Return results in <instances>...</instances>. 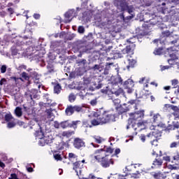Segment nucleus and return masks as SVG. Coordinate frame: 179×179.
<instances>
[{
    "instance_id": "1",
    "label": "nucleus",
    "mask_w": 179,
    "mask_h": 179,
    "mask_svg": "<svg viewBox=\"0 0 179 179\" xmlns=\"http://www.w3.org/2000/svg\"><path fill=\"white\" fill-rule=\"evenodd\" d=\"M94 117L95 118L91 120V124H87L86 122H84V125L87 128L97 127V125H103V124H107L114 120V115L106 111L101 115L99 112H96L94 113Z\"/></svg>"
},
{
    "instance_id": "2",
    "label": "nucleus",
    "mask_w": 179,
    "mask_h": 179,
    "mask_svg": "<svg viewBox=\"0 0 179 179\" xmlns=\"http://www.w3.org/2000/svg\"><path fill=\"white\" fill-rule=\"evenodd\" d=\"M112 83L113 84V88L112 90H101V92L104 93L105 94H108V96H110V94H115V96H120V94H122L124 90L122 88L115 90L117 85H122V78L120 77L115 78Z\"/></svg>"
},
{
    "instance_id": "3",
    "label": "nucleus",
    "mask_w": 179,
    "mask_h": 179,
    "mask_svg": "<svg viewBox=\"0 0 179 179\" xmlns=\"http://www.w3.org/2000/svg\"><path fill=\"white\" fill-rule=\"evenodd\" d=\"M107 154H106V151L103 149L97 150L94 152V153L91 156L92 160H96V162H101V159L104 158Z\"/></svg>"
},
{
    "instance_id": "4",
    "label": "nucleus",
    "mask_w": 179,
    "mask_h": 179,
    "mask_svg": "<svg viewBox=\"0 0 179 179\" xmlns=\"http://www.w3.org/2000/svg\"><path fill=\"white\" fill-rule=\"evenodd\" d=\"M129 115L130 120H132V121H141V120L145 117V111L138 110L136 112L129 113Z\"/></svg>"
},
{
    "instance_id": "5",
    "label": "nucleus",
    "mask_w": 179,
    "mask_h": 179,
    "mask_svg": "<svg viewBox=\"0 0 179 179\" xmlns=\"http://www.w3.org/2000/svg\"><path fill=\"white\" fill-rule=\"evenodd\" d=\"M99 163L103 169H107V167H110V164H114V159L110 158V156L106 155V156L103 158Z\"/></svg>"
},
{
    "instance_id": "6",
    "label": "nucleus",
    "mask_w": 179,
    "mask_h": 179,
    "mask_svg": "<svg viewBox=\"0 0 179 179\" xmlns=\"http://www.w3.org/2000/svg\"><path fill=\"white\" fill-rule=\"evenodd\" d=\"M165 57H170L171 59H178V51L173 50V48H169L165 51Z\"/></svg>"
},
{
    "instance_id": "7",
    "label": "nucleus",
    "mask_w": 179,
    "mask_h": 179,
    "mask_svg": "<svg viewBox=\"0 0 179 179\" xmlns=\"http://www.w3.org/2000/svg\"><path fill=\"white\" fill-rule=\"evenodd\" d=\"M73 146L76 149H80V148H85V141L83 139L76 138L73 141Z\"/></svg>"
},
{
    "instance_id": "8",
    "label": "nucleus",
    "mask_w": 179,
    "mask_h": 179,
    "mask_svg": "<svg viewBox=\"0 0 179 179\" xmlns=\"http://www.w3.org/2000/svg\"><path fill=\"white\" fill-rule=\"evenodd\" d=\"M162 135L160 134H157V136H156V133L152 132V134H149L148 135H147L148 138H150V139L152 141H151V144L155 146H157V138H159V136H161Z\"/></svg>"
},
{
    "instance_id": "9",
    "label": "nucleus",
    "mask_w": 179,
    "mask_h": 179,
    "mask_svg": "<svg viewBox=\"0 0 179 179\" xmlns=\"http://www.w3.org/2000/svg\"><path fill=\"white\" fill-rule=\"evenodd\" d=\"M123 86L125 89H129L128 90L129 93H131L132 87H134V82L131 80H128L127 81H125L124 83Z\"/></svg>"
},
{
    "instance_id": "10",
    "label": "nucleus",
    "mask_w": 179,
    "mask_h": 179,
    "mask_svg": "<svg viewBox=\"0 0 179 179\" xmlns=\"http://www.w3.org/2000/svg\"><path fill=\"white\" fill-rule=\"evenodd\" d=\"M52 136L50 134H46L45 136H43V139L41 141V142H44V143H46V145H50V143H52Z\"/></svg>"
},
{
    "instance_id": "11",
    "label": "nucleus",
    "mask_w": 179,
    "mask_h": 179,
    "mask_svg": "<svg viewBox=\"0 0 179 179\" xmlns=\"http://www.w3.org/2000/svg\"><path fill=\"white\" fill-rule=\"evenodd\" d=\"M75 16V10H70L67 13H65V17L66 19H70L68 22H71L72 20V17Z\"/></svg>"
},
{
    "instance_id": "12",
    "label": "nucleus",
    "mask_w": 179,
    "mask_h": 179,
    "mask_svg": "<svg viewBox=\"0 0 179 179\" xmlns=\"http://www.w3.org/2000/svg\"><path fill=\"white\" fill-rule=\"evenodd\" d=\"M60 128L62 129H66V128H71V122L69 120H64L60 122Z\"/></svg>"
},
{
    "instance_id": "13",
    "label": "nucleus",
    "mask_w": 179,
    "mask_h": 179,
    "mask_svg": "<svg viewBox=\"0 0 179 179\" xmlns=\"http://www.w3.org/2000/svg\"><path fill=\"white\" fill-rule=\"evenodd\" d=\"M72 135H75L74 131H64L61 134L64 138H71Z\"/></svg>"
},
{
    "instance_id": "14",
    "label": "nucleus",
    "mask_w": 179,
    "mask_h": 179,
    "mask_svg": "<svg viewBox=\"0 0 179 179\" xmlns=\"http://www.w3.org/2000/svg\"><path fill=\"white\" fill-rule=\"evenodd\" d=\"M150 117H152V120L154 122H157L162 120V116H160V114H153V112L150 113Z\"/></svg>"
},
{
    "instance_id": "15",
    "label": "nucleus",
    "mask_w": 179,
    "mask_h": 179,
    "mask_svg": "<svg viewBox=\"0 0 179 179\" xmlns=\"http://www.w3.org/2000/svg\"><path fill=\"white\" fill-rule=\"evenodd\" d=\"M73 169L75 170V171L77 173V176H78V171H80V162H76L73 164Z\"/></svg>"
},
{
    "instance_id": "16",
    "label": "nucleus",
    "mask_w": 179,
    "mask_h": 179,
    "mask_svg": "<svg viewBox=\"0 0 179 179\" xmlns=\"http://www.w3.org/2000/svg\"><path fill=\"white\" fill-rule=\"evenodd\" d=\"M34 135L36 139H41V141L44 136V133L41 130H38L35 132Z\"/></svg>"
},
{
    "instance_id": "17",
    "label": "nucleus",
    "mask_w": 179,
    "mask_h": 179,
    "mask_svg": "<svg viewBox=\"0 0 179 179\" xmlns=\"http://www.w3.org/2000/svg\"><path fill=\"white\" fill-rule=\"evenodd\" d=\"M152 164L155 167H160L163 164V160L160 159H155Z\"/></svg>"
},
{
    "instance_id": "18",
    "label": "nucleus",
    "mask_w": 179,
    "mask_h": 179,
    "mask_svg": "<svg viewBox=\"0 0 179 179\" xmlns=\"http://www.w3.org/2000/svg\"><path fill=\"white\" fill-rule=\"evenodd\" d=\"M74 110H73V106H68L66 109V115H72V114H73Z\"/></svg>"
},
{
    "instance_id": "19",
    "label": "nucleus",
    "mask_w": 179,
    "mask_h": 179,
    "mask_svg": "<svg viewBox=\"0 0 179 179\" xmlns=\"http://www.w3.org/2000/svg\"><path fill=\"white\" fill-rule=\"evenodd\" d=\"M5 121H6V122H10V121H15V119L13 116H12V114L7 113L5 115Z\"/></svg>"
},
{
    "instance_id": "20",
    "label": "nucleus",
    "mask_w": 179,
    "mask_h": 179,
    "mask_svg": "<svg viewBox=\"0 0 179 179\" xmlns=\"http://www.w3.org/2000/svg\"><path fill=\"white\" fill-rule=\"evenodd\" d=\"M135 64H136V61L135 59H129V65L127 66V69H129V68H134L135 66Z\"/></svg>"
},
{
    "instance_id": "21",
    "label": "nucleus",
    "mask_w": 179,
    "mask_h": 179,
    "mask_svg": "<svg viewBox=\"0 0 179 179\" xmlns=\"http://www.w3.org/2000/svg\"><path fill=\"white\" fill-rule=\"evenodd\" d=\"M15 114L17 117H22V115H23L22 108L20 107H17L15 110Z\"/></svg>"
},
{
    "instance_id": "22",
    "label": "nucleus",
    "mask_w": 179,
    "mask_h": 179,
    "mask_svg": "<svg viewBox=\"0 0 179 179\" xmlns=\"http://www.w3.org/2000/svg\"><path fill=\"white\" fill-rule=\"evenodd\" d=\"M93 71H99V72H101V71H103V66H101V64H95L93 67H92Z\"/></svg>"
},
{
    "instance_id": "23",
    "label": "nucleus",
    "mask_w": 179,
    "mask_h": 179,
    "mask_svg": "<svg viewBox=\"0 0 179 179\" xmlns=\"http://www.w3.org/2000/svg\"><path fill=\"white\" fill-rule=\"evenodd\" d=\"M78 124H80V121H73L72 123H70V128H74V129H76L78 128Z\"/></svg>"
},
{
    "instance_id": "24",
    "label": "nucleus",
    "mask_w": 179,
    "mask_h": 179,
    "mask_svg": "<svg viewBox=\"0 0 179 179\" xmlns=\"http://www.w3.org/2000/svg\"><path fill=\"white\" fill-rule=\"evenodd\" d=\"M62 88H61V85H59V84H57L54 87V92L55 93H56L57 94H59V92H61Z\"/></svg>"
},
{
    "instance_id": "25",
    "label": "nucleus",
    "mask_w": 179,
    "mask_h": 179,
    "mask_svg": "<svg viewBox=\"0 0 179 179\" xmlns=\"http://www.w3.org/2000/svg\"><path fill=\"white\" fill-rule=\"evenodd\" d=\"M77 90H86V84L81 83L77 87Z\"/></svg>"
},
{
    "instance_id": "26",
    "label": "nucleus",
    "mask_w": 179,
    "mask_h": 179,
    "mask_svg": "<svg viewBox=\"0 0 179 179\" xmlns=\"http://www.w3.org/2000/svg\"><path fill=\"white\" fill-rule=\"evenodd\" d=\"M75 100H76V96H75L73 94H70L69 96V101L71 103H73V101H75Z\"/></svg>"
},
{
    "instance_id": "27",
    "label": "nucleus",
    "mask_w": 179,
    "mask_h": 179,
    "mask_svg": "<svg viewBox=\"0 0 179 179\" xmlns=\"http://www.w3.org/2000/svg\"><path fill=\"white\" fill-rule=\"evenodd\" d=\"M120 153H121V150L120 148H117L115 150L114 155H112V157H116L117 159H118V155H120Z\"/></svg>"
},
{
    "instance_id": "28",
    "label": "nucleus",
    "mask_w": 179,
    "mask_h": 179,
    "mask_svg": "<svg viewBox=\"0 0 179 179\" xmlns=\"http://www.w3.org/2000/svg\"><path fill=\"white\" fill-rule=\"evenodd\" d=\"M78 156L75 155L74 153L70 152L69 153V160H73V159H76Z\"/></svg>"
},
{
    "instance_id": "29",
    "label": "nucleus",
    "mask_w": 179,
    "mask_h": 179,
    "mask_svg": "<svg viewBox=\"0 0 179 179\" xmlns=\"http://www.w3.org/2000/svg\"><path fill=\"white\" fill-rule=\"evenodd\" d=\"M162 52H163V49L162 48H158L154 51L155 55H162Z\"/></svg>"
},
{
    "instance_id": "30",
    "label": "nucleus",
    "mask_w": 179,
    "mask_h": 179,
    "mask_svg": "<svg viewBox=\"0 0 179 179\" xmlns=\"http://www.w3.org/2000/svg\"><path fill=\"white\" fill-rule=\"evenodd\" d=\"M16 126V123L15 122V121H11V122H8V128H13Z\"/></svg>"
},
{
    "instance_id": "31",
    "label": "nucleus",
    "mask_w": 179,
    "mask_h": 179,
    "mask_svg": "<svg viewBox=\"0 0 179 179\" xmlns=\"http://www.w3.org/2000/svg\"><path fill=\"white\" fill-rule=\"evenodd\" d=\"M134 169H137L136 173H139L142 171V168H141V164H136L134 165Z\"/></svg>"
},
{
    "instance_id": "32",
    "label": "nucleus",
    "mask_w": 179,
    "mask_h": 179,
    "mask_svg": "<svg viewBox=\"0 0 179 179\" xmlns=\"http://www.w3.org/2000/svg\"><path fill=\"white\" fill-rule=\"evenodd\" d=\"M78 31L80 34H83V33H85V27L83 26H79Z\"/></svg>"
},
{
    "instance_id": "33",
    "label": "nucleus",
    "mask_w": 179,
    "mask_h": 179,
    "mask_svg": "<svg viewBox=\"0 0 179 179\" xmlns=\"http://www.w3.org/2000/svg\"><path fill=\"white\" fill-rule=\"evenodd\" d=\"M73 108L74 110V112L77 111V113H80V111H82V107L80 106H73Z\"/></svg>"
},
{
    "instance_id": "34",
    "label": "nucleus",
    "mask_w": 179,
    "mask_h": 179,
    "mask_svg": "<svg viewBox=\"0 0 179 179\" xmlns=\"http://www.w3.org/2000/svg\"><path fill=\"white\" fill-rule=\"evenodd\" d=\"M149 124V122L148 120H143L142 122H140L138 123V127H142V125H148Z\"/></svg>"
},
{
    "instance_id": "35",
    "label": "nucleus",
    "mask_w": 179,
    "mask_h": 179,
    "mask_svg": "<svg viewBox=\"0 0 179 179\" xmlns=\"http://www.w3.org/2000/svg\"><path fill=\"white\" fill-rule=\"evenodd\" d=\"M106 153H113L114 152V149H113L111 147L106 148V150H103Z\"/></svg>"
},
{
    "instance_id": "36",
    "label": "nucleus",
    "mask_w": 179,
    "mask_h": 179,
    "mask_svg": "<svg viewBox=\"0 0 179 179\" xmlns=\"http://www.w3.org/2000/svg\"><path fill=\"white\" fill-rule=\"evenodd\" d=\"M54 158L55 159V160H62V157H61V155L59 154H55L54 155Z\"/></svg>"
},
{
    "instance_id": "37",
    "label": "nucleus",
    "mask_w": 179,
    "mask_h": 179,
    "mask_svg": "<svg viewBox=\"0 0 179 179\" xmlns=\"http://www.w3.org/2000/svg\"><path fill=\"white\" fill-rule=\"evenodd\" d=\"M94 139H95V141L96 143H101V138L99 136H94Z\"/></svg>"
},
{
    "instance_id": "38",
    "label": "nucleus",
    "mask_w": 179,
    "mask_h": 179,
    "mask_svg": "<svg viewBox=\"0 0 179 179\" xmlns=\"http://www.w3.org/2000/svg\"><path fill=\"white\" fill-rule=\"evenodd\" d=\"M54 127H55V128H57L58 129L61 128V123L56 121L54 122Z\"/></svg>"
},
{
    "instance_id": "39",
    "label": "nucleus",
    "mask_w": 179,
    "mask_h": 179,
    "mask_svg": "<svg viewBox=\"0 0 179 179\" xmlns=\"http://www.w3.org/2000/svg\"><path fill=\"white\" fill-rule=\"evenodd\" d=\"M22 77L25 79L26 80H27L29 79V76H27V73L26 72H23L22 73Z\"/></svg>"
},
{
    "instance_id": "40",
    "label": "nucleus",
    "mask_w": 179,
    "mask_h": 179,
    "mask_svg": "<svg viewBox=\"0 0 179 179\" xmlns=\"http://www.w3.org/2000/svg\"><path fill=\"white\" fill-rule=\"evenodd\" d=\"M90 104H91V106H96L97 104V99H94L91 100Z\"/></svg>"
},
{
    "instance_id": "41",
    "label": "nucleus",
    "mask_w": 179,
    "mask_h": 179,
    "mask_svg": "<svg viewBox=\"0 0 179 179\" xmlns=\"http://www.w3.org/2000/svg\"><path fill=\"white\" fill-rule=\"evenodd\" d=\"M84 179H97L96 176L93 174H90L87 178H85Z\"/></svg>"
},
{
    "instance_id": "42",
    "label": "nucleus",
    "mask_w": 179,
    "mask_h": 179,
    "mask_svg": "<svg viewBox=\"0 0 179 179\" xmlns=\"http://www.w3.org/2000/svg\"><path fill=\"white\" fill-rule=\"evenodd\" d=\"M1 73H5V72H6V66L3 65L1 66Z\"/></svg>"
},
{
    "instance_id": "43",
    "label": "nucleus",
    "mask_w": 179,
    "mask_h": 179,
    "mask_svg": "<svg viewBox=\"0 0 179 179\" xmlns=\"http://www.w3.org/2000/svg\"><path fill=\"white\" fill-rule=\"evenodd\" d=\"M140 139L141 141L145 142V141H146V136L144 134H141L140 136Z\"/></svg>"
},
{
    "instance_id": "44",
    "label": "nucleus",
    "mask_w": 179,
    "mask_h": 179,
    "mask_svg": "<svg viewBox=\"0 0 179 179\" xmlns=\"http://www.w3.org/2000/svg\"><path fill=\"white\" fill-rule=\"evenodd\" d=\"M171 83H172V86H174V87H176V86H177V85H178V80H173Z\"/></svg>"
},
{
    "instance_id": "45",
    "label": "nucleus",
    "mask_w": 179,
    "mask_h": 179,
    "mask_svg": "<svg viewBox=\"0 0 179 179\" xmlns=\"http://www.w3.org/2000/svg\"><path fill=\"white\" fill-rule=\"evenodd\" d=\"M17 178V175H16V173H11L10 177H9L8 178L16 179Z\"/></svg>"
},
{
    "instance_id": "46",
    "label": "nucleus",
    "mask_w": 179,
    "mask_h": 179,
    "mask_svg": "<svg viewBox=\"0 0 179 179\" xmlns=\"http://www.w3.org/2000/svg\"><path fill=\"white\" fill-rule=\"evenodd\" d=\"M177 143L176 142H173L172 143H171L170 145V148H177Z\"/></svg>"
},
{
    "instance_id": "47",
    "label": "nucleus",
    "mask_w": 179,
    "mask_h": 179,
    "mask_svg": "<svg viewBox=\"0 0 179 179\" xmlns=\"http://www.w3.org/2000/svg\"><path fill=\"white\" fill-rule=\"evenodd\" d=\"M4 83H6V79L1 78V80H0V85L2 86V85H3Z\"/></svg>"
},
{
    "instance_id": "48",
    "label": "nucleus",
    "mask_w": 179,
    "mask_h": 179,
    "mask_svg": "<svg viewBox=\"0 0 179 179\" xmlns=\"http://www.w3.org/2000/svg\"><path fill=\"white\" fill-rule=\"evenodd\" d=\"M120 111L121 113H127L128 111V109L124 108V106H121Z\"/></svg>"
},
{
    "instance_id": "49",
    "label": "nucleus",
    "mask_w": 179,
    "mask_h": 179,
    "mask_svg": "<svg viewBox=\"0 0 179 179\" xmlns=\"http://www.w3.org/2000/svg\"><path fill=\"white\" fill-rule=\"evenodd\" d=\"M163 159L165 160V162H170V157L169 156L163 157Z\"/></svg>"
},
{
    "instance_id": "50",
    "label": "nucleus",
    "mask_w": 179,
    "mask_h": 179,
    "mask_svg": "<svg viewBox=\"0 0 179 179\" xmlns=\"http://www.w3.org/2000/svg\"><path fill=\"white\" fill-rule=\"evenodd\" d=\"M27 170L29 173H33V171H34L33 168H31V167L27 168Z\"/></svg>"
},
{
    "instance_id": "51",
    "label": "nucleus",
    "mask_w": 179,
    "mask_h": 179,
    "mask_svg": "<svg viewBox=\"0 0 179 179\" xmlns=\"http://www.w3.org/2000/svg\"><path fill=\"white\" fill-rule=\"evenodd\" d=\"M34 19H40V14H34Z\"/></svg>"
},
{
    "instance_id": "52",
    "label": "nucleus",
    "mask_w": 179,
    "mask_h": 179,
    "mask_svg": "<svg viewBox=\"0 0 179 179\" xmlns=\"http://www.w3.org/2000/svg\"><path fill=\"white\" fill-rule=\"evenodd\" d=\"M0 167H1V169H5V164L1 161H0Z\"/></svg>"
},
{
    "instance_id": "53",
    "label": "nucleus",
    "mask_w": 179,
    "mask_h": 179,
    "mask_svg": "<svg viewBox=\"0 0 179 179\" xmlns=\"http://www.w3.org/2000/svg\"><path fill=\"white\" fill-rule=\"evenodd\" d=\"M146 79V78H142L140 80H139V83H143V82H145V80Z\"/></svg>"
},
{
    "instance_id": "54",
    "label": "nucleus",
    "mask_w": 179,
    "mask_h": 179,
    "mask_svg": "<svg viewBox=\"0 0 179 179\" xmlns=\"http://www.w3.org/2000/svg\"><path fill=\"white\" fill-rule=\"evenodd\" d=\"M164 90H170V89H171V87L170 86H166L164 87Z\"/></svg>"
},
{
    "instance_id": "55",
    "label": "nucleus",
    "mask_w": 179,
    "mask_h": 179,
    "mask_svg": "<svg viewBox=\"0 0 179 179\" xmlns=\"http://www.w3.org/2000/svg\"><path fill=\"white\" fill-rule=\"evenodd\" d=\"M150 85H152L153 86H155V87H157V83H156L155 82L150 83Z\"/></svg>"
},
{
    "instance_id": "56",
    "label": "nucleus",
    "mask_w": 179,
    "mask_h": 179,
    "mask_svg": "<svg viewBox=\"0 0 179 179\" xmlns=\"http://www.w3.org/2000/svg\"><path fill=\"white\" fill-rule=\"evenodd\" d=\"M8 10L10 12V13H11V15L13 13V9L12 8H9Z\"/></svg>"
},
{
    "instance_id": "57",
    "label": "nucleus",
    "mask_w": 179,
    "mask_h": 179,
    "mask_svg": "<svg viewBox=\"0 0 179 179\" xmlns=\"http://www.w3.org/2000/svg\"><path fill=\"white\" fill-rule=\"evenodd\" d=\"M113 103H117V104H119V103H120V99H115V100H114L113 101Z\"/></svg>"
},
{
    "instance_id": "58",
    "label": "nucleus",
    "mask_w": 179,
    "mask_h": 179,
    "mask_svg": "<svg viewBox=\"0 0 179 179\" xmlns=\"http://www.w3.org/2000/svg\"><path fill=\"white\" fill-rule=\"evenodd\" d=\"M174 160H178L179 159V155H176V157H173Z\"/></svg>"
},
{
    "instance_id": "59",
    "label": "nucleus",
    "mask_w": 179,
    "mask_h": 179,
    "mask_svg": "<svg viewBox=\"0 0 179 179\" xmlns=\"http://www.w3.org/2000/svg\"><path fill=\"white\" fill-rule=\"evenodd\" d=\"M150 99H151V101H155V96H151Z\"/></svg>"
},
{
    "instance_id": "60",
    "label": "nucleus",
    "mask_w": 179,
    "mask_h": 179,
    "mask_svg": "<svg viewBox=\"0 0 179 179\" xmlns=\"http://www.w3.org/2000/svg\"><path fill=\"white\" fill-rule=\"evenodd\" d=\"M124 50L127 52H129V50H128V47H127Z\"/></svg>"
},
{
    "instance_id": "61",
    "label": "nucleus",
    "mask_w": 179,
    "mask_h": 179,
    "mask_svg": "<svg viewBox=\"0 0 179 179\" xmlns=\"http://www.w3.org/2000/svg\"><path fill=\"white\" fill-rule=\"evenodd\" d=\"M48 117H54V115H52V113H50V114L48 115Z\"/></svg>"
},
{
    "instance_id": "62",
    "label": "nucleus",
    "mask_w": 179,
    "mask_h": 179,
    "mask_svg": "<svg viewBox=\"0 0 179 179\" xmlns=\"http://www.w3.org/2000/svg\"><path fill=\"white\" fill-rule=\"evenodd\" d=\"M155 155H157V153H156V152H152V156H155Z\"/></svg>"
},
{
    "instance_id": "63",
    "label": "nucleus",
    "mask_w": 179,
    "mask_h": 179,
    "mask_svg": "<svg viewBox=\"0 0 179 179\" xmlns=\"http://www.w3.org/2000/svg\"><path fill=\"white\" fill-rule=\"evenodd\" d=\"M135 103V101H130V103L131 104H134Z\"/></svg>"
},
{
    "instance_id": "64",
    "label": "nucleus",
    "mask_w": 179,
    "mask_h": 179,
    "mask_svg": "<svg viewBox=\"0 0 179 179\" xmlns=\"http://www.w3.org/2000/svg\"><path fill=\"white\" fill-rule=\"evenodd\" d=\"M176 179H179V175L176 176Z\"/></svg>"
}]
</instances>
